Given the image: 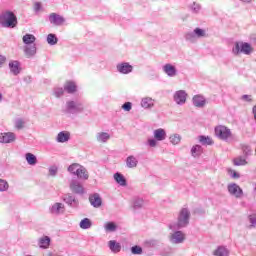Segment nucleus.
Wrapping results in <instances>:
<instances>
[{
	"label": "nucleus",
	"mask_w": 256,
	"mask_h": 256,
	"mask_svg": "<svg viewBox=\"0 0 256 256\" xmlns=\"http://www.w3.org/2000/svg\"><path fill=\"white\" fill-rule=\"evenodd\" d=\"M191 218V212H189V209L182 208L178 214V220L177 223H172L169 225V228L172 229V231H177V229H183L189 225V219Z\"/></svg>",
	"instance_id": "obj_1"
},
{
	"label": "nucleus",
	"mask_w": 256,
	"mask_h": 256,
	"mask_svg": "<svg viewBox=\"0 0 256 256\" xmlns=\"http://www.w3.org/2000/svg\"><path fill=\"white\" fill-rule=\"evenodd\" d=\"M215 135L220 141H226V143H231V141H235V134L231 132L227 126L219 125L215 127Z\"/></svg>",
	"instance_id": "obj_2"
},
{
	"label": "nucleus",
	"mask_w": 256,
	"mask_h": 256,
	"mask_svg": "<svg viewBox=\"0 0 256 256\" xmlns=\"http://www.w3.org/2000/svg\"><path fill=\"white\" fill-rule=\"evenodd\" d=\"M0 25L6 29L17 27V16L13 12H2L0 14Z\"/></svg>",
	"instance_id": "obj_3"
},
{
	"label": "nucleus",
	"mask_w": 256,
	"mask_h": 256,
	"mask_svg": "<svg viewBox=\"0 0 256 256\" xmlns=\"http://www.w3.org/2000/svg\"><path fill=\"white\" fill-rule=\"evenodd\" d=\"M232 53L233 55H240V53L251 55L253 53V47L247 42H236L232 48Z\"/></svg>",
	"instance_id": "obj_4"
},
{
	"label": "nucleus",
	"mask_w": 256,
	"mask_h": 256,
	"mask_svg": "<svg viewBox=\"0 0 256 256\" xmlns=\"http://www.w3.org/2000/svg\"><path fill=\"white\" fill-rule=\"evenodd\" d=\"M202 37H207V32L201 28H196L193 32H188L185 35L186 41H190V43H195L197 39H201Z\"/></svg>",
	"instance_id": "obj_5"
},
{
	"label": "nucleus",
	"mask_w": 256,
	"mask_h": 256,
	"mask_svg": "<svg viewBox=\"0 0 256 256\" xmlns=\"http://www.w3.org/2000/svg\"><path fill=\"white\" fill-rule=\"evenodd\" d=\"M185 239H187V236L185 233L179 229H177L175 232L170 234V242L173 245H179L181 243L185 242Z\"/></svg>",
	"instance_id": "obj_6"
},
{
	"label": "nucleus",
	"mask_w": 256,
	"mask_h": 256,
	"mask_svg": "<svg viewBox=\"0 0 256 256\" xmlns=\"http://www.w3.org/2000/svg\"><path fill=\"white\" fill-rule=\"evenodd\" d=\"M227 189L229 195L232 197H235L236 199H241V197H243V189H241V187L236 183L228 184Z\"/></svg>",
	"instance_id": "obj_7"
},
{
	"label": "nucleus",
	"mask_w": 256,
	"mask_h": 256,
	"mask_svg": "<svg viewBox=\"0 0 256 256\" xmlns=\"http://www.w3.org/2000/svg\"><path fill=\"white\" fill-rule=\"evenodd\" d=\"M48 19L51 25H55V27H61L62 25L65 24V17L57 13L49 14Z\"/></svg>",
	"instance_id": "obj_8"
},
{
	"label": "nucleus",
	"mask_w": 256,
	"mask_h": 256,
	"mask_svg": "<svg viewBox=\"0 0 256 256\" xmlns=\"http://www.w3.org/2000/svg\"><path fill=\"white\" fill-rule=\"evenodd\" d=\"M173 99L177 105H185L187 103V92L178 90L174 93Z\"/></svg>",
	"instance_id": "obj_9"
},
{
	"label": "nucleus",
	"mask_w": 256,
	"mask_h": 256,
	"mask_svg": "<svg viewBox=\"0 0 256 256\" xmlns=\"http://www.w3.org/2000/svg\"><path fill=\"white\" fill-rule=\"evenodd\" d=\"M70 190L72 191V193H75L76 195H83V193H85V188L78 180H72L70 182Z\"/></svg>",
	"instance_id": "obj_10"
},
{
	"label": "nucleus",
	"mask_w": 256,
	"mask_h": 256,
	"mask_svg": "<svg viewBox=\"0 0 256 256\" xmlns=\"http://www.w3.org/2000/svg\"><path fill=\"white\" fill-rule=\"evenodd\" d=\"M84 107L81 102L69 101L67 102V110L69 113H81Z\"/></svg>",
	"instance_id": "obj_11"
},
{
	"label": "nucleus",
	"mask_w": 256,
	"mask_h": 256,
	"mask_svg": "<svg viewBox=\"0 0 256 256\" xmlns=\"http://www.w3.org/2000/svg\"><path fill=\"white\" fill-rule=\"evenodd\" d=\"M51 215H63L65 213V204L56 202L50 207Z\"/></svg>",
	"instance_id": "obj_12"
},
{
	"label": "nucleus",
	"mask_w": 256,
	"mask_h": 256,
	"mask_svg": "<svg viewBox=\"0 0 256 256\" xmlns=\"http://www.w3.org/2000/svg\"><path fill=\"white\" fill-rule=\"evenodd\" d=\"M116 69L119 73H122V75H128V73L133 72V66L127 62L118 64Z\"/></svg>",
	"instance_id": "obj_13"
},
{
	"label": "nucleus",
	"mask_w": 256,
	"mask_h": 256,
	"mask_svg": "<svg viewBox=\"0 0 256 256\" xmlns=\"http://www.w3.org/2000/svg\"><path fill=\"white\" fill-rule=\"evenodd\" d=\"M89 202L92 207H95L96 209H99L101 205H103V200L101 199V196L98 193H94L89 196Z\"/></svg>",
	"instance_id": "obj_14"
},
{
	"label": "nucleus",
	"mask_w": 256,
	"mask_h": 256,
	"mask_svg": "<svg viewBox=\"0 0 256 256\" xmlns=\"http://www.w3.org/2000/svg\"><path fill=\"white\" fill-rule=\"evenodd\" d=\"M192 103L194 105V107H198V108H203L205 107L207 100L205 99V97L203 95H195L192 98Z\"/></svg>",
	"instance_id": "obj_15"
},
{
	"label": "nucleus",
	"mask_w": 256,
	"mask_h": 256,
	"mask_svg": "<svg viewBox=\"0 0 256 256\" xmlns=\"http://www.w3.org/2000/svg\"><path fill=\"white\" fill-rule=\"evenodd\" d=\"M15 139H17V136H15V133L7 132V133L0 134V143H13Z\"/></svg>",
	"instance_id": "obj_16"
},
{
	"label": "nucleus",
	"mask_w": 256,
	"mask_h": 256,
	"mask_svg": "<svg viewBox=\"0 0 256 256\" xmlns=\"http://www.w3.org/2000/svg\"><path fill=\"white\" fill-rule=\"evenodd\" d=\"M162 71H164V73H166V75L168 77H176L177 76V68L175 66H173V64H165L162 67Z\"/></svg>",
	"instance_id": "obj_17"
},
{
	"label": "nucleus",
	"mask_w": 256,
	"mask_h": 256,
	"mask_svg": "<svg viewBox=\"0 0 256 256\" xmlns=\"http://www.w3.org/2000/svg\"><path fill=\"white\" fill-rule=\"evenodd\" d=\"M156 141H165L167 139V132L163 128H158L153 132Z\"/></svg>",
	"instance_id": "obj_18"
},
{
	"label": "nucleus",
	"mask_w": 256,
	"mask_h": 256,
	"mask_svg": "<svg viewBox=\"0 0 256 256\" xmlns=\"http://www.w3.org/2000/svg\"><path fill=\"white\" fill-rule=\"evenodd\" d=\"M63 201L67 203L70 207H78L79 200H76L75 197L71 194H66L63 196Z\"/></svg>",
	"instance_id": "obj_19"
},
{
	"label": "nucleus",
	"mask_w": 256,
	"mask_h": 256,
	"mask_svg": "<svg viewBox=\"0 0 256 256\" xmlns=\"http://www.w3.org/2000/svg\"><path fill=\"white\" fill-rule=\"evenodd\" d=\"M139 165V160L137 157L130 155L126 158V167L128 169H135Z\"/></svg>",
	"instance_id": "obj_20"
},
{
	"label": "nucleus",
	"mask_w": 256,
	"mask_h": 256,
	"mask_svg": "<svg viewBox=\"0 0 256 256\" xmlns=\"http://www.w3.org/2000/svg\"><path fill=\"white\" fill-rule=\"evenodd\" d=\"M154 106H155V100H153V98L151 97H145L141 101V107H143V109H151Z\"/></svg>",
	"instance_id": "obj_21"
},
{
	"label": "nucleus",
	"mask_w": 256,
	"mask_h": 256,
	"mask_svg": "<svg viewBox=\"0 0 256 256\" xmlns=\"http://www.w3.org/2000/svg\"><path fill=\"white\" fill-rule=\"evenodd\" d=\"M111 139V135L107 132H98L96 134V141L98 143H107Z\"/></svg>",
	"instance_id": "obj_22"
},
{
	"label": "nucleus",
	"mask_w": 256,
	"mask_h": 256,
	"mask_svg": "<svg viewBox=\"0 0 256 256\" xmlns=\"http://www.w3.org/2000/svg\"><path fill=\"white\" fill-rule=\"evenodd\" d=\"M76 177H78L82 181H87V179H89V171H87V168H85L84 166H80Z\"/></svg>",
	"instance_id": "obj_23"
},
{
	"label": "nucleus",
	"mask_w": 256,
	"mask_h": 256,
	"mask_svg": "<svg viewBox=\"0 0 256 256\" xmlns=\"http://www.w3.org/2000/svg\"><path fill=\"white\" fill-rule=\"evenodd\" d=\"M69 137H71V134L69 132H59L56 138V141L58 143H67L69 141Z\"/></svg>",
	"instance_id": "obj_24"
},
{
	"label": "nucleus",
	"mask_w": 256,
	"mask_h": 256,
	"mask_svg": "<svg viewBox=\"0 0 256 256\" xmlns=\"http://www.w3.org/2000/svg\"><path fill=\"white\" fill-rule=\"evenodd\" d=\"M108 247L112 253H119L121 251V244L115 240H110L108 242Z\"/></svg>",
	"instance_id": "obj_25"
},
{
	"label": "nucleus",
	"mask_w": 256,
	"mask_h": 256,
	"mask_svg": "<svg viewBox=\"0 0 256 256\" xmlns=\"http://www.w3.org/2000/svg\"><path fill=\"white\" fill-rule=\"evenodd\" d=\"M203 154V147H201L200 145H194L191 148V155L192 157H194L195 159L201 157V155Z\"/></svg>",
	"instance_id": "obj_26"
},
{
	"label": "nucleus",
	"mask_w": 256,
	"mask_h": 256,
	"mask_svg": "<svg viewBox=\"0 0 256 256\" xmlns=\"http://www.w3.org/2000/svg\"><path fill=\"white\" fill-rule=\"evenodd\" d=\"M114 180L118 185H121V187H125L127 185V180L125 179V176L123 174L117 172L114 174Z\"/></svg>",
	"instance_id": "obj_27"
},
{
	"label": "nucleus",
	"mask_w": 256,
	"mask_h": 256,
	"mask_svg": "<svg viewBox=\"0 0 256 256\" xmlns=\"http://www.w3.org/2000/svg\"><path fill=\"white\" fill-rule=\"evenodd\" d=\"M233 164L236 166V167H243L245 165H248L249 162H247V159L243 156H238L236 158L233 159Z\"/></svg>",
	"instance_id": "obj_28"
},
{
	"label": "nucleus",
	"mask_w": 256,
	"mask_h": 256,
	"mask_svg": "<svg viewBox=\"0 0 256 256\" xmlns=\"http://www.w3.org/2000/svg\"><path fill=\"white\" fill-rule=\"evenodd\" d=\"M24 53L26 57H33L37 53V47L35 46V44H33L32 46H26L24 49Z\"/></svg>",
	"instance_id": "obj_29"
},
{
	"label": "nucleus",
	"mask_w": 256,
	"mask_h": 256,
	"mask_svg": "<svg viewBox=\"0 0 256 256\" xmlns=\"http://www.w3.org/2000/svg\"><path fill=\"white\" fill-rule=\"evenodd\" d=\"M10 71L13 75H19L21 69L19 68V61H12L9 63Z\"/></svg>",
	"instance_id": "obj_30"
},
{
	"label": "nucleus",
	"mask_w": 256,
	"mask_h": 256,
	"mask_svg": "<svg viewBox=\"0 0 256 256\" xmlns=\"http://www.w3.org/2000/svg\"><path fill=\"white\" fill-rule=\"evenodd\" d=\"M50 244H51V238H49L48 236H44L39 239V247L41 249H48Z\"/></svg>",
	"instance_id": "obj_31"
},
{
	"label": "nucleus",
	"mask_w": 256,
	"mask_h": 256,
	"mask_svg": "<svg viewBox=\"0 0 256 256\" xmlns=\"http://www.w3.org/2000/svg\"><path fill=\"white\" fill-rule=\"evenodd\" d=\"M81 167H82L81 164H79V163H73V164H71V165L68 167L67 171H68V173H71V175H76V176H77V173H79V169H80Z\"/></svg>",
	"instance_id": "obj_32"
},
{
	"label": "nucleus",
	"mask_w": 256,
	"mask_h": 256,
	"mask_svg": "<svg viewBox=\"0 0 256 256\" xmlns=\"http://www.w3.org/2000/svg\"><path fill=\"white\" fill-rule=\"evenodd\" d=\"M22 41L25 43V45H33V43L36 41V38L33 34H26L23 36Z\"/></svg>",
	"instance_id": "obj_33"
},
{
	"label": "nucleus",
	"mask_w": 256,
	"mask_h": 256,
	"mask_svg": "<svg viewBox=\"0 0 256 256\" xmlns=\"http://www.w3.org/2000/svg\"><path fill=\"white\" fill-rule=\"evenodd\" d=\"M80 229H91L93 227V222H91V219L84 218L80 221Z\"/></svg>",
	"instance_id": "obj_34"
},
{
	"label": "nucleus",
	"mask_w": 256,
	"mask_h": 256,
	"mask_svg": "<svg viewBox=\"0 0 256 256\" xmlns=\"http://www.w3.org/2000/svg\"><path fill=\"white\" fill-rule=\"evenodd\" d=\"M28 165H37V156L31 153L25 155Z\"/></svg>",
	"instance_id": "obj_35"
},
{
	"label": "nucleus",
	"mask_w": 256,
	"mask_h": 256,
	"mask_svg": "<svg viewBox=\"0 0 256 256\" xmlns=\"http://www.w3.org/2000/svg\"><path fill=\"white\" fill-rule=\"evenodd\" d=\"M104 229L108 233H113V232L117 231V224H115V222H107L104 225Z\"/></svg>",
	"instance_id": "obj_36"
},
{
	"label": "nucleus",
	"mask_w": 256,
	"mask_h": 256,
	"mask_svg": "<svg viewBox=\"0 0 256 256\" xmlns=\"http://www.w3.org/2000/svg\"><path fill=\"white\" fill-rule=\"evenodd\" d=\"M64 89L67 91V93H75V91H77V85H75L73 82H66Z\"/></svg>",
	"instance_id": "obj_37"
},
{
	"label": "nucleus",
	"mask_w": 256,
	"mask_h": 256,
	"mask_svg": "<svg viewBox=\"0 0 256 256\" xmlns=\"http://www.w3.org/2000/svg\"><path fill=\"white\" fill-rule=\"evenodd\" d=\"M216 256H229V250L225 247H218V249L214 252Z\"/></svg>",
	"instance_id": "obj_38"
},
{
	"label": "nucleus",
	"mask_w": 256,
	"mask_h": 256,
	"mask_svg": "<svg viewBox=\"0 0 256 256\" xmlns=\"http://www.w3.org/2000/svg\"><path fill=\"white\" fill-rule=\"evenodd\" d=\"M58 41L59 39H57V36L55 34H48L47 36L48 45H57Z\"/></svg>",
	"instance_id": "obj_39"
},
{
	"label": "nucleus",
	"mask_w": 256,
	"mask_h": 256,
	"mask_svg": "<svg viewBox=\"0 0 256 256\" xmlns=\"http://www.w3.org/2000/svg\"><path fill=\"white\" fill-rule=\"evenodd\" d=\"M170 143H172V145H179V143H181V135L179 134H173L170 136Z\"/></svg>",
	"instance_id": "obj_40"
},
{
	"label": "nucleus",
	"mask_w": 256,
	"mask_h": 256,
	"mask_svg": "<svg viewBox=\"0 0 256 256\" xmlns=\"http://www.w3.org/2000/svg\"><path fill=\"white\" fill-rule=\"evenodd\" d=\"M15 128L18 130L25 129V120L17 118L14 122Z\"/></svg>",
	"instance_id": "obj_41"
},
{
	"label": "nucleus",
	"mask_w": 256,
	"mask_h": 256,
	"mask_svg": "<svg viewBox=\"0 0 256 256\" xmlns=\"http://www.w3.org/2000/svg\"><path fill=\"white\" fill-rule=\"evenodd\" d=\"M199 141L202 145H213V140L209 136H200Z\"/></svg>",
	"instance_id": "obj_42"
},
{
	"label": "nucleus",
	"mask_w": 256,
	"mask_h": 256,
	"mask_svg": "<svg viewBox=\"0 0 256 256\" xmlns=\"http://www.w3.org/2000/svg\"><path fill=\"white\" fill-rule=\"evenodd\" d=\"M190 9L192 11V13H199V11H201V4L193 2V4L190 6Z\"/></svg>",
	"instance_id": "obj_43"
},
{
	"label": "nucleus",
	"mask_w": 256,
	"mask_h": 256,
	"mask_svg": "<svg viewBox=\"0 0 256 256\" xmlns=\"http://www.w3.org/2000/svg\"><path fill=\"white\" fill-rule=\"evenodd\" d=\"M9 189V183L6 180L0 178V191L4 192Z\"/></svg>",
	"instance_id": "obj_44"
},
{
	"label": "nucleus",
	"mask_w": 256,
	"mask_h": 256,
	"mask_svg": "<svg viewBox=\"0 0 256 256\" xmlns=\"http://www.w3.org/2000/svg\"><path fill=\"white\" fill-rule=\"evenodd\" d=\"M248 221L250 223L249 228H253L256 227V214H251L248 216Z\"/></svg>",
	"instance_id": "obj_45"
},
{
	"label": "nucleus",
	"mask_w": 256,
	"mask_h": 256,
	"mask_svg": "<svg viewBox=\"0 0 256 256\" xmlns=\"http://www.w3.org/2000/svg\"><path fill=\"white\" fill-rule=\"evenodd\" d=\"M242 150H243V154L245 155V157H249V156L253 155V150L251 149L250 146H243Z\"/></svg>",
	"instance_id": "obj_46"
},
{
	"label": "nucleus",
	"mask_w": 256,
	"mask_h": 256,
	"mask_svg": "<svg viewBox=\"0 0 256 256\" xmlns=\"http://www.w3.org/2000/svg\"><path fill=\"white\" fill-rule=\"evenodd\" d=\"M131 251L133 255H141V253H143V248H141V246H133Z\"/></svg>",
	"instance_id": "obj_47"
},
{
	"label": "nucleus",
	"mask_w": 256,
	"mask_h": 256,
	"mask_svg": "<svg viewBox=\"0 0 256 256\" xmlns=\"http://www.w3.org/2000/svg\"><path fill=\"white\" fill-rule=\"evenodd\" d=\"M143 205H145V202L141 198H138L134 201V207L136 209H140V207H143Z\"/></svg>",
	"instance_id": "obj_48"
},
{
	"label": "nucleus",
	"mask_w": 256,
	"mask_h": 256,
	"mask_svg": "<svg viewBox=\"0 0 256 256\" xmlns=\"http://www.w3.org/2000/svg\"><path fill=\"white\" fill-rule=\"evenodd\" d=\"M229 175L232 177V179H239L241 176L237 171L235 170H228Z\"/></svg>",
	"instance_id": "obj_49"
},
{
	"label": "nucleus",
	"mask_w": 256,
	"mask_h": 256,
	"mask_svg": "<svg viewBox=\"0 0 256 256\" xmlns=\"http://www.w3.org/2000/svg\"><path fill=\"white\" fill-rule=\"evenodd\" d=\"M132 107H133V104H131V102H126L122 105V109L124 111H131Z\"/></svg>",
	"instance_id": "obj_50"
},
{
	"label": "nucleus",
	"mask_w": 256,
	"mask_h": 256,
	"mask_svg": "<svg viewBox=\"0 0 256 256\" xmlns=\"http://www.w3.org/2000/svg\"><path fill=\"white\" fill-rule=\"evenodd\" d=\"M63 93H64L63 88H56V89L54 90V95H55V97H62Z\"/></svg>",
	"instance_id": "obj_51"
},
{
	"label": "nucleus",
	"mask_w": 256,
	"mask_h": 256,
	"mask_svg": "<svg viewBox=\"0 0 256 256\" xmlns=\"http://www.w3.org/2000/svg\"><path fill=\"white\" fill-rule=\"evenodd\" d=\"M57 166H52L49 168V174L52 176V177H55V175H57Z\"/></svg>",
	"instance_id": "obj_52"
},
{
	"label": "nucleus",
	"mask_w": 256,
	"mask_h": 256,
	"mask_svg": "<svg viewBox=\"0 0 256 256\" xmlns=\"http://www.w3.org/2000/svg\"><path fill=\"white\" fill-rule=\"evenodd\" d=\"M147 144L149 145V147H157V140L154 139H148Z\"/></svg>",
	"instance_id": "obj_53"
},
{
	"label": "nucleus",
	"mask_w": 256,
	"mask_h": 256,
	"mask_svg": "<svg viewBox=\"0 0 256 256\" xmlns=\"http://www.w3.org/2000/svg\"><path fill=\"white\" fill-rule=\"evenodd\" d=\"M34 11H36V13L39 12V11H41V3L36 2V3L34 4Z\"/></svg>",
	"instance_id": "obj_54"
},
{
	"label": "nucleus",
	"mask_w": 256,
	"mask_h": 256,
	"mask_svg": "<svg viewBox=\"0 0 256 256\" xmlns=\"http://www.w3.org/2000/svg\"><path fill=\"white\" fill-rule=\"evenodd\" d=\"M242 99H244L245 101H251V96L250 95H243Z\"/></svg>",
	"instance_id": "obj_55"
},
{
	"label": "nucleus",
	"mask_w": 256,
	"mask_h": 256,
	"mask_svg": "<svg viewBox=\"0 0 256 256\" xmlns=\"http://www.w3.org/2000/svg\"><path fill=\"white\" fill-rule=\"evenodd\" d=\"M5 63V57L0 55V65H3Z\"/></svg>",
	"instance_id": "obj_56"
},
{
	"label": "nucleus",
	"mask_w": 256,
	"mask_h": 256,
	"mask_svg": "<svg viewBox=\"0 0 256 256\" xmlns=\"http://www.w3.org/2000/svg\"><path fill=\"white\" fill-rule=\"evenodd\" d=\"M242 3H251V0H240Z\"/></svg>",
	"instance_id": "obj_57"
},
{
	"label": "nucleus",
	"mask_w": 256,
	"mask_h": 256,
	"mask_svg": "<svg viewBox=\"0 0 256 256\" xmlns=\"http://www.w3.org/2000/svg\"><path fill=\"white\" fill-rule=\"evenodd\" d=\"M3 99V95L0 93V101Z\"/></svg>",
	"instance_id": "obj_58"
}]
</instances>
